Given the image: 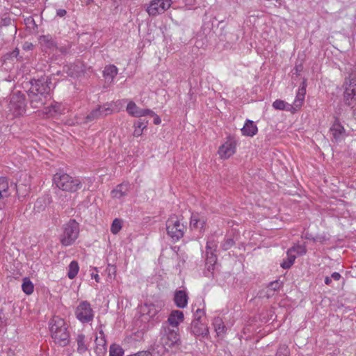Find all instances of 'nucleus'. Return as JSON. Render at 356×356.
I'll return each instance as SVG.
<instances>
[{"label":"nucleus","mask_w":356,"mask_h":356,"mask_svg":"<svg viewBox=\"0 0 356 356\" xmlns=\"http://www.w3.org/2000/svg\"><path fill=\"white\" fill-rule=\"evenodd\" d=\"M51 85V79L46 76L33 79L31 81V88L29 90L28 95L33 108H40L45 104L47 99L50 96Z\"/></svg>","instance_id":"1"},{"label":"nucleus","mask_w":356,"mask_h":356,"mask_svg":"<svg viewBox=\"0 0 356 356\" xmlns=\"http://www.w3.org/2000/svg\"><path fill=\"white\" fill-rule=\"evenodd\" d=\"M53 181L56 186L60 190L57 193V195L59 197L60 204H64L71 198L70 195H63L62 192L74 193L81 187V183L79 179L62 172L56 173L54 175Z\"/></svg>","instance_id":"2"},{"label":"nucleus","mask_w":356,"mask_h":356,"mask_svg":"<svg viewBox=\"0 0 356 356\" xmlns=\"http://www.w3.org/2000/svg\"><path fill=\"white\" fill-rule=\"evenodd\" d=\"M179 330L170 328V326L162 325L159 343H154L152 350L158 354L163 355L173 348H177L180 343Z\"/></svg>","instance_id":"3"},{"label":"nucleus","mask_w":356,"mask_h":356,"mask_svg":"<svg viewBox=\"0 0 356 356\" xmlns=\"http://www.w3.org/2000/svg\"><path fill=\"white\" fill-rule=\"evenodd\" d=\"M51 337L55 343L60 346H66L70 342V334L64 319L54 316L49 323Z\"/></svg>","instance_id":"4"},{"label":"nucleus","mask_w":356,"mask_h":356,"mask_svg":"<svg viewBox=\"0 0 356 356\" xmlns=\"http://www.w3.org/2000/svg\"><path fill=\"white\" fill-rule=\"evenodd\" d=\"M166 230L168 236L176 242L184 236L186 225L179 217L171 216L166 221Z\"/></svg>","instance_id":"5"},{"label":"nucleus","mask_w":356,"mask_h":356,"mask_svg":"<svg viewBox=\"0 0 356 356\" xmlns=\"http://www.w3.org/2000/svg\"><path fill=\"white\" fill-rule=\"evenodd\" d=\"M63 232L60 235V242L64 246L72 245L78 238L79 234V224L74 220L70 219L62 227Z\"/></svg>","instance_id":"6"},{"label":"nucleus","mask_w":356,"mask_h":356,"mask_svg":"<svg viewBox=\"0 0 356 356\" xmlns=\"http://www.w3.org/2000/svg\"><path fill=\"white\" fill-rule=\"evenodd\" d=\"M26 102L25 95L19 91L13 92L9 97L8 109L15 116L24 115L26 112Z\"/></svg>","instance_id":"7"},{"label":"nucleus","mask_w":356,"mask_h":356,"mask_svg":"<svg viewBox=\"0 0 356 356\" xmlns=\"http://www.w3.org/2000/svg\"><path fill=\"white\" fill-rule=\"evenodd\" d=\"M75 316L83 323L92 321L94 318V312L90 304L86 300L81 301L76 308Z\"/></svg>","instance_id":"8"},{"label":"nucleus","mask_w":356,"mask_h":356,"mask_svg":"<svg viewBox=\"0 0 356 356\" xmlns=\"http://www.w3.org/2000/svg\"><path fill=\"white\" fill-rule=\"evenodd\" d=\"M114 111L112 103H105L92 110L85 118V122L88 123L95 120L107 116Z\"/></svg>","instance_id":"9"},{"label":"nucleus","mask_w":356,"mask_h":356,"mask_svg":"<svg viewBox=\"0 0 356 356\" xmlns=\"http://www.w3.org/2000/svg\"><path fill=\"white\" fill-rule=\"evenodd\" d=\"M171 0H152L146 10L149 15L156 16L163 13L171 6Z\"/></svg>","instance_id":"10"},{"label":"nucleus","mask_w":356,"mask_h":356,"mask_svg":"<svg viewBox=\"0 0 356 356\" xmlns=\"http://www.w3.org/2000/svg\"><path fill=\"white\" fill-rule=\"evenodd\" d=\"M184 320V315L183 312L180 310H173L168 316L166 322L163 323L162 325L170 326V328L179 330V325Z\"/></svg>","instance_id":"11"},{"label":"nucleus","mask_w":356,"mask_h":356,"mask_svg":"<svg viewBox=\"0 0 356 356\" xmlns=\"http://www.w3.org/2000/svg\"><path fill=\"white\" fill-rule=\"evenodd\" d=\"M206 222L207 218L204 214L197 212L193 213L191 216L190 229L202 232L204 229Z\"/></svg>","instance_id":"12"},{"label":"nucleus","mask_w":356,"mask_h":356,"mask_svg":"<svg viewBox=\"0 0 356 356\" xmlns=\"http://www.w3.org/2000/svg\"><path fill=\"white\" fill-rule=\"evenodd\" d=\"M129 115L135 118L147 116L148 114H154V111L149 108H140L134 102L130 101L126 108Z\"/></svg>","instance_id":"13"},{"label":"nucleus","mask_w":356,"mask_h":356,"mask_svg":"<svg viewBox=\"0 0 356 356\" xmlns=\"http://www.w3.org/2000/svg\"><path fill=\"white\" fill-rule=\"evenodd\" d=\"M191 332L196 337H207L209 334L207 324L202 321L193 320L191 326Z\"/></svg>","instance_id":"14"},{"label":"nucleus","mask_w":356,"mask_h":356,"mask_svg":"<svg viewBox=\"0 0 356 356\" xmlns=\"http://www.w3.org/2000/svg\"><path fill=\"white\" fill-rule=\"evenodd\" d=\"M343 97L348 105H351V101L356 97V76H351L350 84L344 91Z\"/></svg>","instance_id":"15"},{"label":"nucleus","mask_w":356,"mask_h":356,"mask_svg":"<svg viewBox=\"0 0 356 356\" xmlns=\"http://www.w3.org/2000/svg\"><path fill=\"white\" fill-rule=\"evenodd\" d=\"M129 190V183L123 182L118 184L113 190H112L111 195L113 198L120 200L128 195Z\"/></svg>","instance_id":"16"},{"label":"nucleus","mask_w":356,"mask_h":356,"mask_svg":"<svg viewBox=\"0 0 356 356\" xmlns=\"http://www.w3.org/2000/svg\"><path fill=\"white\" fill-rule=\"evenodd\" d=\"M236 152V145L233 142L227 141L222 145L218 149V154L222 159H226L233 155Z\"/></svg>","instance_id":"17"},{"label":"nucleus","mask_w":356,"mask_h":356,"mask_svg":"<svg viewBox=\"0 0 356 356\" xmlns=\"http://www.w3.org/2000/svg\"><path fill=\"white\" fill-rule=\"evenodd\" d=\"M16 188L17 186L13 184H9L6 177H0V199L8 197L10 195V190Z\"/></svg>","instance_id":"18"},{"label":"nucleus","mask_w":356,"mask_h":356,"mask_svg":"<svg viewBox=\"0 0 356 356\" xmlns=\"http://www.w3.org/2000/svg\"><path fill=\"white\" fill-rule=\"evenodd\" d=\"M330 132L336 142L341 141L345 136V129L337 120L330 128Z\"/></svg>","instance_id":"19"},{"label":"nucleus","mask_w":356,"mask_h":356,"mask_svg":"<svg viewBox=\"0 0 356 356\" xmlns=\"http://www.w3.org/2000/svg\"><path fill=\"white\" fill-rule=\"evenodd\" d=\"M188 296L184 290L176 291L174 296V302L178 308L184 309L188 305Z\"/></svg>","instance_id":"20"},{"label":"nucleus","mask_w":356,"mask_h":356,"mask_svg":"<svg viewBox=\"0 0 356 356\" xmlns=\"http://www.w3.org/2000/svg\"><path fill=\"white\" fill-rule=\"evenodd\" d=\"M258 129L252 120H246L243 127L241 129V133L243 136L252 137L257 134Z\"/></svg>","instance_id":"21"},{"label":"nucleus","mask_w":356,"mask_h":356,"mask_svg":"<svg viewBox=\"0 0 356 356\" xmlns=\"http://www.w3.org/2000/svg\"><path fill=\"white\" fill-rule=\"evenodd\" d=\"M118 67L114 65H106L103 71V75L107 81L112 82L118 74Z\"/></svg>","instance_id":"22"},{"label":"nucleus","mask_w":356,"mask_h":356,"mask_svg":"<svg viewBox=\"0 0 356 356\" xmlns=\"http://www.w3.org/2000/svg\"><path fill=\"white\" fill-rule=\"evenodd\" d=\"M140 312L143 316H147L151 318L157 314L159 309L154 304L145 303L141 307Z\"/></svg>","instance_id":"23"},{"label":"nucleus","mask_w":356,"mask_h":356,"mask_svg":"<svg viewBox=\"0 0 356 356\" xmlns=\"http://www.w3.org/2000/svg\"><path fill=\"white\" fill-rule=\"evenodd\" d=\"M77 343V353L83 354L88 350V343L86 339V337L83 334H78L76 338Z\"/></svg>","instance_id":"24"},{"label":"nucleus","mask_w":356,"mask_h":356,"mask_svg":"<svg viewBox=\"0 0 356 356\" xmlns=\"http://www.w3.org/2000/svg\"><path fill=\"white\" fill-rule=\"evenodd\" d=\"M213 326L218 337H222L225 334L227 328L220 318L216 317L213 319Z\"/></svg>","instance_id":"25"},{"label":"nucleus","mask_w":356,"mask_h":356,"mask_svg":"<svg viewBox=\"0 0 356 356\" xmlns=\"http://www.w3.org/2000/svg\"><path fill=\"white\" fill-rule=\"evenodd\" d=\"M305 94L306 88L304 86V83H302V86L299 87L296 99L293 102V106L295 108H300L302 102H304Z\"/></svg>","instance_id":"26"},{"label":"nucleus","mask_w":356,"mask_h":356,"mask_svg":"<svg viewBox=\"0 0 356 356\" xmlns=\"http://www.w3.org/2000/svg\"><path fill=\"white\" fill-rule=\"evenodd\" d=\"M148 124V121H145L144 120L139 119L136 120L134 123V136L135 137H138L143 134V131L145 129L147 128Z\"/></svg>","instance_id":"27"},{"label":"nucleus","mask_w":356,"mask_h":356,"mask_svg":"<svg viewBox=\"0 0 356 356\" xmlns=\"http://www.w3.org/2000/svg\"><path fill=\"white\" fill-rule=\"evenodd\" d=\"M50 202L51 197L49 196L40 197L36 200L34 208L37 209L38 211H43Z\"/></svg>","instance_id":"28"},{"label":"nucleus","mask_w":356,"mask_h":356,"mask_svg":"<svg viewBox=\"0 0 356 356\" xmlns=\"http://www.w3.org/2000/svg\"><path fill=\"white\" fill-rule=\"evenodd\" d=\"M296 255L292 254L289 250L286 252V259H284L280 266L284 269H289L293 264Z\"/></svg>","instance_id":"29"},{"label":"nucleus","mask_w":356,"mask_h":356,"mask_svg":"<svg viewBox=\"0 0 356 356\" xmlns=\"http://www.w3.org/2000/svg\"><path fill=\"white\" fill-rule=\"evenodd\" d=\"M22 289L23 292L27 295H31L33 293L34 291V285L29 277H25L23 279Z\"/></svg>","instance_id":"30"},{"label":"nucleus","mask_w":356,"mask_h":356,"mask_svg":"<svg viewBox=\"0 0 356 356\" xmlns=\"http://www.w3.org/2000/svg\"><path fill=\"white\" fill-rule=\"evenodd\" d=\"M79 270L78 262L76 261H71L68 266L67 277L71 280L74 279L77 275Z\"/></svg>","instance_id":"31"},{"label":"nucleus","mask_w":356,"mask_h":356,"mask_svg":"<svg viewBox=\"0 0 356 356\" xmlns=\"http://www.w3.org/2000/svg\"><path fill=\"white\" fill-rule=\"evenodd\" d=\"M273 107L277 110H286L290 111L292 108V105L285 102L281 99H276L273 103Z\"/></svg>","instance_id":"32"},{"label":"nucleus","mask_w":356,"mask_h":356,"mask_svg":"<svg viewBox=\"0 0 356 356\" xmlns=\"http://www.w3.org/2000/svg\"><path fill=\"white\" fill-rule=\"evenodd\" d=\"M124 351L118 344L113 343L109 348V356H123Z\"/></svg>","instance_id":"33"},{"label":"nucleus","mask_w":356,"mask_h":356,"mask_svg":"<svg viewBox=\"0 0 356 356\" xmlns=\"http://www.w3.org/2000/svg\"><path fill=\"white\" fill-rule=\"evenodd\" d=\"M40 43L45 46L47 48H52L54 47L55 43L50 35H42L39 39Z\"/></svg>","instance_id":"34"},{"label":"nucleus","mask_w":356,"mask_h":356,"mask_svg":"<svg viewBox=\"0 0 356 356\" xmlns=\"http://www.w3.org/2000/svg\"><path fill=\"white\" fill-rule=\"evenodd\" d=\"M122 221L119 218H115L111 226V232L113 234H117L122 229Z\"/></svg>","instance_id":"35"},{"label":"nucleus","mask_w":356,"mask_h":356,"mask_svg":"<svg viewBox=\"0 0 356 356\" xmlns=\"http://www.w3.org/2000/svg\"><path fill=\"white\" fill-rule=\"evenodd\" d=\"M216 250H207L206 252V262L213 266L217 260L216 255L215 254Z\"/></svg>","instance_id":"36"},{"label":"nucleus","mask_w":356,"mask_h":356,"mask_svg":"<svg viewBox=\"0 0 356 356\" xmlns=\"http://www.w3.org/2000/svg\"><path fill=\"white\" fill-rule=\"evenodd\" d=\"M292 254L296 252L298 255H302L306 253V248L304 245L296 244L288 250Z\"/></svg>","instance_id":"37"},{"label":"nucleus","mask_w":356,"mask_h":356,"mask_svg":"<svg viewBox=\"0 0 356 356\" xmlns=\"http://www.w3.org/2000/svg\"><path fill=\"white\" fill-rule=\"evenodd\" d=\"M235 242L233 238H225V241L221 244V248L223 250H227L230 249L234 245Z\"/></svg>","instance_id":"38"},{"label":"nucleus","mask_w":356,"mask_h":356,"mask_svg":"<svg viewBox=\"0 0 356 356\" xmlns=\"http://www.w3.org/2000/svg\"><path fill=\"white\" fill-rule=\"evenodd\" d=\"M217 245L218 242L214 239L213 237H211L207 242L206 249L207 250H216Z\"/></svg>","instance_id":"39"},{"label":"nucleus","mask_w":356,"mask_h":356,"mask_svg":"<svg viewBox=\"0 0 356 356\" xmlns=\"http://www.w3.org/2000/svg\"><path fill=\"white\" fill-rule=\"evenodd\" d=\"M281 286V283L276 280V281H274V282H272L269 284L268 286V292L272 291H277L280 289Z\"/></svg>","instance_id":"40"},{"label":"nucleus","mask_w":356,"mask_h":356,"mask_svg":"<svg viewBox=\"0 0 356 356\" xmlns=\"http://www.w3.org/2000/svg\"><path fill=\"white\" fill-rule=\"evenodd\" d=\"M205 312L203 309L197 308L194 312V319L197 321H202V318L204 316Z\"/></svg>","instance_id":"41"},{"label":"nucleus","mask_w":356,"mask_h":356,"mask_svg":"<svg viewBox=\"0 0 356 356\" xmlns=\"http://www.w3.org/2000/svg\"><path fill=\"white\" fill-rule=\"evenodd\" d=\"M95 342L97 346H102L104 351L106 350V339L96 338Z\"/></svg>","instance_id":"42"},{"label":"nucleus","mask_w":356,"mask_h":356,"mask_svg":"<svg viewBox=\"0 0 356 356\" xmlns=\"http://www.w3.org/2000/svg\"><path fill=\"white\" fill-rule=\"evenodd\" d=\"M147 115H150V116L154 117V123L155 124H161V118L154 112V114H148Z\"/></svg>","instance_id":"43"},{"label":"nucleus","mask_w":356,"mask_h":356,"mask_svg":"<svg viewBox=\"0 0 356 356\" xmlns=\"http://www.w3.org/2000/svg\"><path fill=\"white\" fill-rule=\"evenodd\" d=\"M67 14V11L65 9H58L56 10V15L60 17H64Z\"/></svg>","instance_id":"44"},{"label":"nucleus","mask_w":356,"mask_h":356,"mask_svg":"<svg viewBox=\"0 0 356 356\" xmlns=\"http://www.w3.org/2000/svg\"><path fill=\"white\" fill-rule=\"evenodd\" d=\"M11 22V19L9 17H5L1 19V24L2 26H8Z\"/></svg>","instance_id":"45"},{"label":"nucleus","mask_w":356,"mask_h":356,"mask_svg":"<svg viewBox=\"0 0 356 356\" xmlns=\"http://www.w3.org/2000/svg\"><path fill=\"white\" fill-rule=\"evenodd\" d=\"M96 338H102V339H106V336L103 332V330L102 328V325L99 327V330L98 332L97 335L96 336Z\"/></svg>","instance_id":"46"},{"label":"nucleus","mask_w":356,"mask_h":356,"mask_svg":"<svg viewBox=\"0 0 356 356\" xmlns=\"http://www.w3.org/2000/svg\"><path fill=\"white\" fill-rule=\"evenodd\" d=\"M330 277L331 279H334V280H339L341 277V275L337 272H334L331 275Z\"/></svg>","instance_id":"47"},{"label":"nucleus","mask_w":356,"mask_h":356,"mask_svg":"<svg viewBox=\"0 0 356 356\" xmlns=\"http://www.w3.org/2000/svg\"><path fill=\"white\" fill-rule=\"evenodd\" d=\"M91 277L94 278L97 282H99L100 278H99V275L97 273L95 274L94 273H91Z\"/></svg>","instance_id":"48"},{"label":"nucleus","mask_w":356,"mask_h":356,"mask_svg":"<svg viewBox=\"0 0 356 356\" xmlns=\"http://www.w3.org/2000/svg\"><path fill=\"white\" fill-rule=\"evenodd\" d=\"M332 282V279L330 277H326L325 279V283L327 285L330 284Z\"/></svg>","instance_id":"49"},{"label":"nucleus","mask_w":356,"mask_h":356,"mask_svg":"<svg viewBox=\"0 0 356 356\" xmlns=\"http://www.w3.org/2000/svg\"><path fill=\"white\" fill-rule=\"evenodd\" d=\"M92 2H93V0H86V1H85V3H86V5H89V4H90L91 3H92Z\"/></svg>","instance_id":"50"},{"label":"nucleus","mask_w":356,"mask_h":356,"mask_svg":"<svg viewBox=\"0 0 356 356\" xmlns=\"http://www.w3.org/2000/svg\"><path fill=\"white\" fill-rule=\"evenodd\" d=\"M113 104V105H115L117 106L118 103H120V101H118V102H111Z\"/></svg>","instance_id":"51"},{"label":"nucleus","mask_w":356,"mask_h":356,"mask_svg":"<svg viewBox=\"0 0 356 356\" xmlns=\"http://www.w3.org/2000/svg\"><path fill=\"white\" fill-rule=\"evenodd\" d=\"M305 237H306L307 238H308V239H310V238H310V236H308L307 235H306V236H305Z\"/></svg>","instance_id":"52"}]
</instances>
